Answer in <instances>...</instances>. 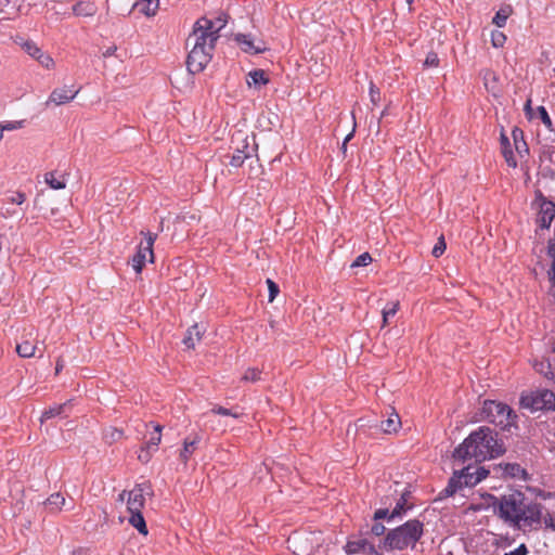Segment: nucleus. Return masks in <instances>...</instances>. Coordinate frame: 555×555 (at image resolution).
Returning <instances> with one entry per match:
<instances>
[{
	"label": "nucleus",
	"mask_w": 555,
	"mask_h": 555,
	"mask_svg": "<svg viewBox=\"0 0 555 555\" xmlns=\"http://www.w3.org/2000/svg\"><path fill=\"white\" fill-rule=\"evenodd\" d=\"M261 372L258 369H248L243 375V380L245 382H258L260 379Z\"/></svg>",
	"instance_id": "obj_36"
},
{
	"label": "nucleus",
	"mask_w": 555,
	"mask_h": 555,
	"mask_svg": "<svg viewBox=\"0 0 555 555\" xmlns=\"http://www.w3.org/2000/svg\"><path fill=\"white\" fill-rule=\"evenodd\" d=\"M372 256L369 253H363L359 255L354 261L352 262L351 267H365L372 262Z\"/></svg>",
	"instance_id": "obj_35"
},
{
	"label": "nucleus",
	"mask_w": 555,
	"mask_h": 555,
	"mask_svg": "<svg viewBox=\"0 0 555 555\" xmlns=\"http://www.w3.org/2000/svg\"><path fill=\"white\" fill-rule=\"evenodd\" d=\"M521 404L531 411H555V393L550 389H537L521 397Z\"/></svg>",
	"instance_id": "obj_7"
},
{
	"label": "nucleus",
	"mask_w": 555,
	"mask_h": 555,
	"mask_svg": "<svg viewBox=\"0 0 555 555\" xmlns=\"http://www.w3.org/2000/svg\"><path fill=\"white\" fill-rule=\"evenodd\" d=\"M36 345L28 340H24L16 346V352L22 358H31L35 356L36 352Z\"/></svg>",
	"instance_id": "obj_30"
},
{
	"label": "nucleus",
	"mask_w": 555,
	"mask_h": 555,
	"mask_svg": "<svg viewBox=\"0 0 555 555\" xmlns=\"http://www.w3.org/2000/svg\"><path fill=\"white\" fill-rule=\"evenodd\" d=\"M411 492L405 491L397 501L395 508L389 515V519L402 518L409 511L413 509V503H410Z\"/></svg>",
	"instance_id": "obj_18"
},
{
	"label": "nucleus",
	"mask_w": 555,
	"mask_h": 555,
	"mask_svg": "<svg viewBox=\"0 0 555 555\" xmlns=\"http://www.w3.org/2000/svg\"><path fill=\"white\" fill-rule=\"evenodd\" d=\"M79 89H74L73 87H62L54 89L49 99L46 102V106H49L50 104L54 105H63L66 103L72 102L76 95L78 94Z\"/></svg>",
	"instance_id": "obj_13"
},
{
	"label": "nucleus",
	"mask_w": 555,
	"mask_h": 555,
	"mask_svg": "<svg viewBox=\"0 0 555 555\" xmlns=\"http://www.w3.org/2000/svg\"><path fill=\"white\" fill-rule=\"evenodd\" d=\"M446 248H447V244H446L444 237L441 235L438 238L437 243L435 244V246L431 250V254L434 257L438 258L446 251Z\"/></svg>",
	"instance_id": "obj_37"
},
{
	"label": "nucleus",
	"mask_w": 555,
	"mask_h": 555,
	"mask_svg": "<svg viewBox=\"0 0 555 555\" xmlns=\"http://www.w3.org/2000/svg\"><path fill=\"white\" fill-rule=\"evenodd\" d=\"M504 473L507 476L513 477V478H518V479H522V480H527V478H528V474H527L526 469L522 468L517 463H507V464H505Z\"/></svg>",
	"instance_id": "obj_27"
},
{
	"label": "nucleus",
	"mask_w": 555,
	"mask_h": 555,
	"mask_svg": "<svg viewBox=\"0 0 555 555\" xmlns=\"http://www.w3.org/2000/svg\"><path fill=\"white\" fill-rule=\"evenodd\" d=\"M341 150L344 153L347 151V143L343 142Z\"/></svg>",
	"instance_id": "obj_61"
},
{
	"label": "nucleus",
	"mask_w": 555,
	"mask_h": 555,
	"mask_svg": "<svg viewBox=\"0 0 555 555\" xmlns=\"http://www.w3.org/2000/svg\"><path fill=\"white\" fill-rule=\"evenodd\" d=\"M517 414L508 404L496 400H485L479 411V421L491 423L502 430L517 427Z\"/></svg>",
	"instance_id": "obj_4"
},
{
	"label": "nucleus",
	"mask_w": 555,
	"mask_h": 555,
	"mask_svg": "<svg viewBox=\"0 0 555 555\" xmlns=\"http://www.w3.org/2000/svg\"><path fill=\"white\" fill-rule=\"evenodd\" d=\"M524 111L526 113V116L528 118H531V113H532V108H531V100L528 99L525 103V106H524Z\"/></svg>",
	"instance_id": "obj_54"
},
{
	"label": "nucleus",
	"mask_w": 555,
	"mask_h": 555,
	"mask_svg": "<svg viewBox=\"0 0 555 555\" xmlns=\"http://www.w3.org/2000/svg\"><path fill=\"white\" fill-rule=\"evenodd\" d=\"M501 147H502V151H504L505 147L511 149L509 140L504 133L501 134Z\"/></svg>",
	"instance_id": "obj_53"
},
{
	"label": "nucleus",
	"mask_w": 555,
	"mask_h": 555,
	"mask_svg": "<svg viewBox=\"0 0 555 555\" xmlns=\"http://www.w3.org/2000/svg\"><path fill=\"white\" fill-rule=\"evenodd\" d=\"M191 50L188 55L186 66L191 74H197L203 72L209 64L212 57L214 51H207L206 49L190 46Z\"/></svg>",
	"instance_id": "obj_10"
},
{
	"label": "nucleus",
	"mask_w": 555,
	"mask_h": 555,
	"mask_svg": "<svg viewBox=\"0 0 555 555\" xmlns=\"http://www.w3.org/2000/svg\"><path fill=\"white\" fill-rule=\"evenodd\" d=\"M116 51V47H109L106 49V51L103 53V56L107 57L114 54Z\"/></svg>",
	"instance_id": "obj_57"
},
{
	"label": "nucleus",
	"mask_w": 555,
	"mask_h": 555,
	"mask_svg": "<svg viewBox=\"0 0 555 555\" xmlns=\"http://www.w3.org/2000/svg\"><path fill=\"white\" fill-rule=\"evenodd\" d=\"M159 8V0H135L132 10H138L141 14L151 17L154 16Z\"/></svg>",
	"instance_id": "obj_19"
},
{
	"label": "nucleus",
	"mask_w": 555,
	"mask_h": 555,
	"mask_svg": "<svg viewBox=\"0 0 555 555\" xmlns=\"http://www.w3.org/2000/svg\"><path fill=\"white\" fill-rule=\"evenodd\" d=\"M128 521L141 534L146 535L149 533L145 519L141 512H131Z\"/></svg>",
	"instance_id": "obj_25"
},
{
	"label": "nucleus",
	"mask_w": 555,
	"mask_h": 555,
	"mask_svg": "<svg viewBox=\"0 0 555 555\" xmlns=\"http://www.w3.org/2000/svg\"><path fill=\"white\" fill-rule=\"evenodd\" d=\"M68 409L69 402L51 406L42 413L40 421L44 422L56 416H66V412Z\"/></svg>",
	"instance_id": "obj_24"
},
{
	"label": "nucleus",
	"mask_w": 555,
	"mask_h": 555,
	"mask_svg": "<svg viewBox=\"0 0 555 555\" xmlns=\"http://www.w3.org/2000/svg\"><path fill=\"white\" fill-rule=\"evenodd\" d=\"M390 513L391 512H389L388 508H378L375 511L373 519L374 520L387 519L388 521H391L392 519H389Z\"/></svg>",
	"instance_id": "obj_46"
},
{
	"label": "nucleus",
	"mask_w": 555,
	"mask_h": 555,
	"mask_svg": "<svg viewBox=\"0 0 555 555\" xmlns=\"http://www.w3.org/2000/svg\"><path fill=\"white\" fill-rule=\"evenodd\" d=\"M141 234L144 235L145 242L140 243L137 253L131 259V266L137 273L142 272V269L145 264V261L147 260V257L150 262H154L153 245L155 240L157 238V234L151 233L150 231H141Z\"/></svg>",
	"instance_id": "obj_8"
},
{
	"label": "nucleus",
	"mask_w": 555,
	"mask_h": 555,
	"mask_svg": "<svg viewBox=\"0 0 555 555\" xmlns=\"http://www.w3.org/2000/svg\"><path fill=\"white\" fill-rule=\"evenodd\" d=\"M62 365L57 362L56 363V373H59V371L61 370Z\"/></svg>",
	"instance_id": "obj_62"
},
{
	"label": "nucleus",
	"mask_w": 555,
	"mask_h": 555,
	"mask_svg": "<svg viewBox=\"0 0 555 555\" xmlns=\"http://www.w3.org/2000/svg\"><path fill=\"white\" fill-rule=\"evenodd\" d=\"M25 52L34 59H37L38 55L42 52L41 49L33 41H26L23 44Z\"/></svg>",
	"instance_id": "obj_34"
},
{
	"label": "nucleus",
	"mask_w": 555,
	"mask_h": 555,
	"mask_svg": "<svg viewBox=\"0 0 555 555\" xmlns=\"http://www.w3.org/2000/svg\"><path fill=\"white\" fill-rule=\"evenodd\" d=\"M512 138H513V141H514V146H515V150H516L517 154L520 157H525L526 155H528L529 154V147H528L527 142L524 139V131L520 128L515 127L512 130Z\"/></svg>",
	"instance_id": "obj_20"
},
{
	"label": "nucleus",
	"mask_w": 555,
	"mask_h": 555,
	"mask_svg": "<svg viewBox=\"0 0 555 555\" xmlns=\"http://www.w3.org/2000/svg\"><path fill=\"white\" fill-rule=\"evenodd\" d=\"M202 336L203 331L199 328L197 324H195L188 330L186 335L183 338V344L185 345L186 348L194 349L196 343H198L202 339Z\"/></svg>",
	"instance_id": "obj_21"
},
{
	"label": "nucleus",
	"mask_w": 555,
	"mask_h": 555,
	"mask_svg": "<svg viewBox=\"0 0 555 555\" xmlns=\"http://www.w3.org/2000/svg\"><path fill=\"white\" fill-rule=\"evenodd\" d=\"M2 138H3L2 129L0 128V141L2 140Z\"/></svg>",
	"instance_id": "obj_63"
},
{
	"label": "nucleus",
	"mask_w": 555,
	"mask_h": 555,
	"mask_svg": "<svg viewBox=\"0 0 555 555\" xmlns=\"http://www.w3.org/2000/svg\"><path fill=\"white\" fill-rule=\"evenodd\" d=\"M66 503V500L65 498L63 496V494L56 492V493H53L51 494L47 501H46V505L52 511V512H57L62 508V506H64Z\"/></svg>",
	"instance_id": "obj_29"
},
{
	"label": "nucleus",
	"mask_w": 555,
	"mask_h": 555,
	"mask_svg": "<svg viewBox=\"0 0 555 555\" xmlns=\"http://www.w3.org/2000/svg\"><path fill=\"white\" fill-rule=\"evenodd\" d=\"M547 255L555 260V240H550L547 243Z\"/></svg>",
	"instance_id": "obj_51"
},
{
	"label": "nucleus",
	"mask_w": 555,
	"mask_h": 555,
	"mask_svg": "<svg viewBox=\"0 0 555 555\" xmlns=\"http://www.w3.org/2000/svg\"><path fill=\"white\" fill-rule=\"evenodd\" d=\"M533 205L539 208L538 224L541 229H548L555 218V203L548 201L540 190H537Z\"/></svg>",
	"instance_id": "obj_9"
},
{
	"label": "nucleus",
	"mask_w": 555,
	"mask_h": 555,
	"mask_svg": "<svg viewBox=\"0 0 555 555\" xmlns=\"http://www.w3.org/2000/svg\"><path fill=\"white\" fill-rule=\"evenodd\" d=\"M489 500L493 514L514 530L526 532L541 521V504L529 500L520 491L500 496L489 495Z\"/></svg>",
	"instance_id": "obj_1"
},
{
	"label": "nucleus",
	"mask_w": 555,
	"mask_h": 555,
	"mask_svg": "<svg viewBox=\"0 0 555 555\" xmlns=\"http://www.w3.org/2000/svg\"><path fill=\"white\" fill-rule=\"evenodd\" d=\"M23 121H9L5 124H0V128L3 131H12L22 128Z\"/></svg>",
	"instance_id": "obj_48"
},
{
	"label": "nucleus",
	"mask_w": 555,
	"mask_h": 555,
	"mask_svg": "<svg viewBox=\"0 0 555 555\" xmlns=\"http://www.w3.org/2000/svg\"><path fill=\"white\" fill-rule=\"evenodd\" d=\"M253 152H254V149L249 147L247 138H244L242 140V145L241 146L238 145L235 147V151L230 159V165L232 167H236V168L241 167L244 164L245 159H248L249 157H251Z\"/></svg>",
	"instance_id": "obj_16"
},
{
	"label": "nucleus",
	"mask_w": 555,
	"mask_h": 555,
	"mask_svg": "<svg viewBox=\"0 0 555 555\" xmlns=\"http://www.w3.org/2000/svg\"><path fill=\"white\" fill-rule=\"evenodd\" d=\"M211 413H215V414H218V415H222V416H232L234 418L238 417L240 414L230 410V409H227V408H223V406H215L211 409Z\"/></svg>",
	"instance_id": "obj_39"
},
{
	"label": "nucleus",
	"mask_w": 555,
	"mask_h": 555,
	"mask_svg": "<svg viewBox=\"0 0 555 555\" xmlns=\"http://www.w3.org/2000/svg\"><path fill=\"white\" fill-rule=\"evenodd\" d=\"M439 65V57L436 53L434 52H430L427 54L425 61H424V66L426 67H436Z\"/></svg>",
	"instance_id": "obj_42"
},
{
	"label": "nucleus",
	"mask_w": 555,
	"mask_h": 555,
	"mask_svg": "<svg viewBox=\"0 0 555 555\" xmlns=\"http://www.w3.org/2000/svg\"><path fill=\"white\" fill-rule=\"evenodd\" d=\"M399 308V302H389L387 306L383 309V323L384 325L388 323L389 318L393 317Z\"/></svg>",
	"instance_id": "obj_31"
},
{
	"label": "nucleus",
	"mask_w": 555,
	"mask_h": 555,
	"mask_svg": "<svg viewBox=\"0 0 555 555\" xmlns=\"http://www.w3.org/2000/svg\"><path fill=\"white\" fill-rule=\"evenodd\" d=\"M46 183L53 190H62L66 186L64 175L56 176V172L51 171L44 175Z\"/></svg>",
	"instance_id": "obj_26"
},
{
	"label": "nucleus",
	"mask_w": 555,
	"mask_h": 555,
	"mask_svg": "<svg viewBox=\"0 0 555 555\" xmlns=\"http://www.w3.org/2000/svg\"><path fill=\"white\" fill-rule=\"evenodd\" d=\"M488 77H491L493 81H495V80H496L494 73H492V72H490V70H487V72L485 73V76H483V78H485V80H486V86L488 85Z\"/></svg>",
	"instance_id": "obj_55"
},
{
	"label": "nucleus",
	"mask_w": 555,
	"mask_h": 555,
	"mask_svg": "<svg viewBox=\"0 0 555 555\" xmlns=\"http://www.w3.org/2000/svg\"><path fill=\"white\" fill-rule=\"evenodd\" d=\"M267 284L269 288V301L272 302L279 293V286L270 279L267 280Z\"/></svg>",
	"instance_id": "obj_45"
},
{
	"label": "nucleus",
	"mask_w": 555,
	"mask_h": 555,
	"mask_svg": "<svg viewBox=\"0 0 555 555\" xmlns=\"http://www.w3.org/2000/svg\"><path fill=\"white\" fill-rule=\"evenodd\" d=\"M406 2H408L409 4H411V3L413 2V0H406Z\"/></svg>",
	"instance_id": "obj_64"
},
{
	"label": "nucleus",
	"mask_w": 555,
	"mask_h": 555,
	"mask_svg": "<svg viewBox=\"0 0 555 555\" xmlns=\"http://www.w3.org/2000/svg\"><path fill=\"white\" fill-rule=\"evenodd\" d=\"M353 132H354V130H352L349 134L346 135V138L344 140L345 143H348L352 139Z\"/></svg>",
	"instance_id": "obj_58"
},
{
	"label": "nucleus",
	"mask_w": 555,
	"mask_h": 555,
	"mask_svg": "<svg viewBox=\"0 0 555 555\" xmlns=\"http://www.w3.org/2000/svg\"><path fill=\"white\" fill-rule=\"evenodd\" d=\"M550 527L555 530V517L551 518Z\"/></svg>",
	"instance_id": "obj_59"
},
{
	"label": "nucleus",
	"mask_w": 555,
	"mask_h": 555,
	"mask_svg": "<svg viewBox=\"0 0 555 555\" xmlns=\"http://www.w3.org/2000/svg\"><path fill=\"white\" fill-rule=\"evenodd\" d=\"M502 154L505 158V162L507 163V165L512 168H516L517 167V160L514 156V153L511 149H506L504 151H502Z\"/></svg>",
	"instance_id": "obj_40"
},
{
	"label": "nucleus",
	"mask_w": 555,
	"mask_h": 555,
	"mask_svg": "<svg viewBox=\"0 0 555 555\" xmlns=\"http://www.w3.org/2000/svg\"><path fill=\"white\" fill-rule=\"evenodd\" d=\"M538 114H539V117L541 119V121L543 122V125L545 127H547L548 129L552 128V119L546 111V108L544 106H538Z\"/></svg>",
	"instance_id": "obj_38"
},
{
	"label": "nucleus",
	"mask_w": 555,
	"mask_h": 555,
	"mask_svg": "<svg viewBox=\"0 0 555 555\" xmlns=\"http://www.w3.org/2000/svg\"><path fill=\"white\" fill-rule=\"evenodd\" d=\"M527 553H528V550H527L526 545L525 544H520L514 551L505 553L504 555H527Z\"/></svg>",
	"instance_id": "obj_50"
},
{
	"label": "nucleus",
	"mask_w": 555,
	"mask_h": 555,
	"mask_svg": "<svg viewBox=\"0 0 555 555\" xmlns=\"http://www.w3.org/2000/svg\"><path fill=\"white\" fill-rule=\"evenodd\" d=\"M370 99L374 105H376L380 100L379 89L376 88V86L373 82H371L370 85Z\"/></svg>",
	"instance_id": "obj_44"
},
{
	"label": "nucleus",
	"mask_w": 555,
	"mask_h": 555,
	"mask_svg": "<svg viewBox=\"0 0 555 555\" xmlns=\"http://www.w3.org/2000/svg\"><path fill=\"white\" fill-rule=\"evenodd\" d=\"M425 525L418 518L406 520L404 524L387 531L379 541L378 548L384 552L414 550L424 535Z\"/></svg>",
	"instance_id": "obj_3"
},
{
	"label": "nucleus",
	"mask_w": 555,
	"mask_h": 555,
	"mask_svg": "<svg viewBox=\"0 0 555 555\" xmlns=\"http://www.w3.org/2000/svg\"><path fill=\"white\" fill-rule=\"evenodd\" d=\"M26 199V195L23 192H15L10 197H8V201L12 204L22 205Z\"/></svg>",
	"instance_id": "obj_47"
},
{
	"label": "nucleus",
	"mask_w": 555,
	"mask_h": 555,
	"mask_svg": "<svg viewBox=\"0 0 555 555\" xmlns=\"http://www.w3.org/2000/svg\"><path fill=\"white\" fill-rule=\"evenodd\" d=\"M498 436V433L488 426L478 427L455 448L453 452L454 460L463 463L472 460L478 464L503 455L505 447Z\"/></svg>",
	"instance_id": "obj_2"
},
{
	"label": "nucleus",
	"mask_w": 555,
	"mask_h": 555,
	"mask_svg": "<svg viewBox=\"0 0 555 555\" xmlns=\"http://www.w3.org/2000/svg\"><path fill=\"white\" fill-rule=\"evenodd\" d=\"M539 365H540V366L535 365V367H537V370H538V371H540V372L544 373V374H545V376H546L547 378H551V377L548 376V374L553 377V373L551 372V365H550V363H546V364H545L544 362H541Z\"/></svg>",
	"instance_id": "obj_49"
},
{
	"label": "nucleus",
	"mask_w": 555,
	"mask_h": 555,
	"mask_svg": "<svg viewBox=\"0 0 555 555\" xmlns=\"http://www.w3.org/2000/svg\"><path fill=\"white\" fill-rule=\"evenodd\" d=\"M36 60L46 68H51L54 64L53 59L43 52H41Z\"/></svg>",
	"instance_id": "obj_41"
},
{
	"label": "nucleus",
	"mask_w": 555,
	"mask_h": 555,
	"mask_svg": "<svg viewBox=\"0 0 555 555\" xmlns=\"http://www.w3.org/2000/svg\"><path fill=\"white\" fill-rule=\"evenodd\" d=\"M234 40L246 53L260 54L267 50L262 41L255 43L251 36L247 34H236Z\"/></svg>",
	"instance_id": "obj_15"
},
{
	"label": "nucleus",
	"mask_w": 555,
	"mask_h": 555,
	"mask_svg": "<svg viewBox=\"0 0 555 555\" xmlns=\"http://www.w3.org/2000/svg\"><path fill=\"white\" fill-rule=\"evenodd\" d=\"M370 532L375 537H385V534L387 533L386 527L380 522H375L374 525H372Z\"/></svg>",
	"instance_id": "obj_43"
},
{
	"label": "nucleus",
	"mask_w": 555,
	"mask_h": 555,
	"mask_svg": "<svg viewBox=\"0 0 555 555\" xmlns=\"http://www.w3.org/2000/svg\"><path fill=\"white\" fill-rule=\"evenodd\" d=\"M488 474L489 470H487L485 467L468 464L462 469L455 470L453 473L447 487L439 492L438 499L442 500L452 496L464 487H474L483 480Z\"/></svg>",
	"instance_id": "obj_5"
},
{
	"label": "nucleus",
	"mask_w": 555,
	"mask_h": 555,
	"mask_svg": "<svg viewBox=\"0 0 555 555\" xmlns=\"http://www.w3.org/2000/svg\"><path fill=\"white\" fill-rule=\"evenodd\" d=\"M548 279L553 286H555V260L552 261L551 269L548 271Z\"/></svg>",
	"instance_id": "obj_52"
},
{
	"label": "nucleus",
	"mask_w": 555,
	"mask_h": 555,
	"mask_svg": "<svg viewBox=\"0 0 555 555\" xmlns=\"http://www.w3.org/2000/svg\"><path fill=\"white\" fill-rule=\"evenodd\" d=\"M551 348H552V351L555 353V337L552 340Z\"/></svg>",
	"instance_id": "obj_60"
},
{
	"label": "nucleus",
	"mask_w": 555,
	"mask_h": 555,
	"mask_svg": "<svg viewBox=\"0 0 555 555\" xmlns=\"http://www.w3.org/2000/svg\"><path fill=\"white\" fill-rule=\"evenodd\" d=\"M211 27L210 18L205 16L198 18L186 40V47L199 46V48L206 49L207 51H214L218 39L214 36Z\"/></svg>",
	"instance_id": "obj_6"
},
{
	"label": "nucleus",
	"mask_w": 555,
	"mask_h": 555,
	"mask_svg": "<svg viewBox=\"0 0 555 555\" xmlns=\"http://www.w3.org/2000/svg\"><path fill=\"white\" fill-rule=\"evenodd\" d=\"M162 429L163 427L158 424L154 426V431L151 434V437L146 441L145 447L141 449V453L139 454V459L142 462H147L151 457V454L157 451L162 441Z\"/></svg>",
	"instance_id": "obj_14"
},
{
	"label": "nucleus",
	"mask_w": 555,
	"mask_h": 555,
	"mask_svg": "<svg viewBox=\"0 0 555 555\" xmlns=\"http://www.w3.org/2000/svg\"><path fill=\"white\" fill-rule=\"evenodd\" d=\"M211 22V31L214 33V36H216L217 39H219L220 35V30L222 28L225 27L227 25V20L223 17V16H218L217 18L215 20H210Z\"/></svg>",
	"instance_id": "obj_32"
},
{
	"label": "nucleus",
	"mask_w": 555,
	"mask_h": 555,
	"mask_svg": "<svg viewBox=\"0 0 555 555\" xmlns=\"http://www.w3.org/2000/svg\"><path fill=\"white\" fill-rule=\"evenodd\" d=\"M513 13V9L511 5L502 7L492 18V23L498 27L502 28L506 25L507 18Z\"/></svg>",
	"instance_id": "obj_28"
},
{
	"label": "nucleus",
	"mask_w": 555,
	"mask_h": 555,
	"mask_svg": "<svg viewBox=\"0 0 555 555\" xmlns=\"http://www.w3.org/2000/svg\"><path fill=\"white\" fill-rule=\"evenodd\" d=\"M128 493H129V491H126V490L121 491V492L119 493V495H118V500H119L120 502L127 501V499H128Z\"/></svg>",
	"instance_id": "obj_56"
},
{
	"label": "nucleus",
	"mask_w": 555,
	"mask_h": 555,
	"mask_svg": "<svg viewBox=\"0 0 555 555\" xmlns=\"http://www.w3.org/2000/svg\"><path fill=\"white\" fill-rule=\"evenodd\" d=\"M151 493V486L147 482L138 483L128 493L127 509L131 512H141L145 503V494Z\"/></svg>",
	"instance_id": "obj_11"
},
{
	"label": "nucleus",
	"mask_w": 555,
	"mask_h": 555,
	"mask_svg": "<svg viewBox=\"0 0 555 555\" xmlns=\"http://www.w3.org/2000/svg\"><path fill=\"white\" fill-rule=\"evenodd\" d=\"M246 82L249 87L254 86L256 88H260L269 82V78L266 76L264 70L254 69L248 73Z\"/></svg>",
	"instance_id": "obj_22"
},
{
	"label": "nucleus",
	"mask_w": 555,
	"mask_h": 555,
	"mask_svg": "<svg viewBox=\"0 0 555 555\" xmlns=\"http://www.w3.org/2000/svg\"><path fill=\"white\" fill-rule=\"evenodd\" d=\"M201 440L202 437L197 433L190 434L184 438L183 448L179 455L183 463H186L191 459Z\"/></svg>",
	"instance_id": "obj_17"
},
{
	"label": "nucleus",
	"mask_w": 555,
	"mask_h": 555,
	"mask_svg": "<svg viewBox=\"0 0 555 555\" xmlns=\"http://www.w3.org/2000/svg\"><path fill=\"white\" fill-rule=\"evenodd\" d=\"M506 36L500 30L491 33V43L494 48H502L505 44Z\"/></svg>",
	"instance_id": "obj_33"
},
{
	"label": "nucleus",
	"mask_w": 555,
	"mask_h": 555,
	"mask_svg": "<svg viewBox=\"0 0 555 555\" xmlns=\"http://www.w3.org/2000/svg\"><path fill=\"white\" fill-rule=\"evenodd\" d=\"M345 551L347 554H364V555H376L378 551L374 543L369 541V539L364 537H360L357 539H349L345 545Z\"/></svg>",
	"instance_id": "obj_12"
},
{
	"label": "nucleus",
	"mask_w": 555,
	"mask_h": 555,
	"mask_svg": "<svg viewBox=\"0 0 555 555\" xmlns=\"http://www.w3.org/2000/svg\"><path fill=\"white\" fill-rule=\"evenodd\" d=\"M401 426L400 417L397 413H391L387 420L380 422V428L385 434L397 433Z\"/></svg>",
	"instance_id": "obj_23"
}]
</instances>
